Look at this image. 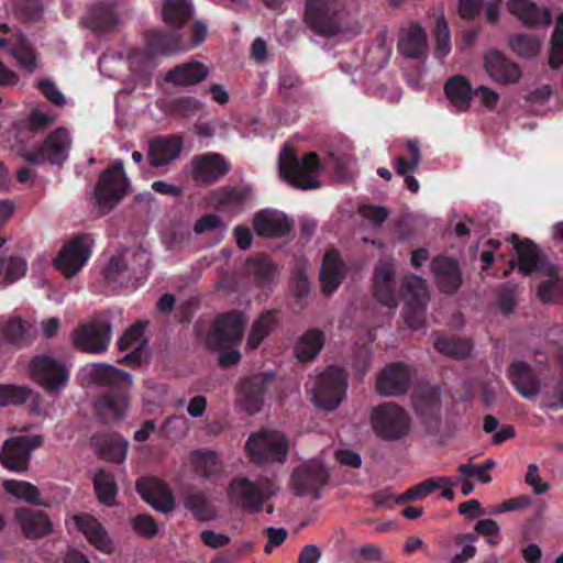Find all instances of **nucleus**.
<instances>
[{
  "label": "nucleus",
  "mask_w": 563,
  "mask_h": 563,
  "mask_svg": "<svg viewBox=\"0 0 563 563\" xmlns=\"http://www.w3.org/2000/svg\"><path fill=\"white\" fill-rule=\"evenodd\" d=\"M150 263V253L142 246L128 249L110 260L106 277L120 286L135 288L146 279Z\"/></svg>",
  "instance_id": "1"
},
{
  "label": "nucleus",
  "mask_w": 563,
  "mask_h": 563,
  "mask_svg": "<svg viewBox=\"0 0 563 563\" xmlns=\"http://www.w3.org/2000/svg\"><path fill=\"white\" fill-rule=\"evenodd\" d=\"M277 490L275 484L268 479L251 481L240 475L229 483L227 497L231 505L241 510L260 512Z\"/></svg>",
  "instance_id": "2"
},
{
  "label": "nucleus",
  "mask_w": 563,
  "mask_h": 563,
  "mask_svg": "<svg viewBox=\"0 0 563 563\" xmlns=\"http://www.w3.org/2000/svg\"><path fill=\"white\" fill-rule=\"evenodd\" d=\"M278 165L282 178L292 187L300 189L319 187L320 165L314 153H308L299 159L294 150L286 145L279 155Z\"/></svg>",
  "instance_id": "3"
},
{
  "label": "nucleus",
  "mask_w": 563,
  "mask_h": 563,
  "mask_svg": "<svg viewBox=\"0 0 563 563\" xmlns=\"http://www.w3.org/2000/svg\"><path fill=\"white\" fill-rule=\"evenodd\" d=\"M346 389V376L342 368L332 366L307 384L312 402L323 409L333 410L342 401Z\"/></svg>",
  "instance_id": "4"
},
{
  "label": "nucleus",
  "mask_w": 563,
  "mask_h": 563,
  "mask_svg": "<svg viewBox=\"0 0 563 563\" xmlns=\"http://www.w3.org/2000/svg\"><path fill=\"white\" fill-rule=\"evenodd\" d=\"M245 446L251 459L257 464L284 463L289 449L284 434L271 429L252 434Z\"/></svg>",
  "instance_id": "5"
},
{
  "label": "nucleus",
  "mask_w": 563,
  "mask_h": 563,
  "mask_svg": "<svg viewBox=\"0 0 563 563\" xmlns=\"http://www.w3.org/2000/svg\"><path fill=\"white\" fill-rule=\"evenodd\" d=\"M371 424L377 437L385 440H399L408 434L411 420L401 407L384 404L372 410Z\"/></svg>",
  "instance_id": "6"
},
{
  "label": "nucleus",
  "mask_w": 563,
  "mask_h": 563,
  "mask_svg": "<svg viewBox=\"0 0 563 563\" xmlns=\"http://www.w3.org/2000/svg\"><path fill=\"white\" fill-rule=\"evenodd\" d=\"M129 181L122 161H117L101 175L95 191V202L101 212H109L126 194Z\"/></svg>",
  "instance_id": "7"
},
{
  "label": "nucleus",
  "mask_w": 563,
  "mask_h": 563,
  "mask_svg": "<svg viewBox=\"0 0 563 563\" xmlns=\"http://www.w3.org/2000/svg\"><path fill=\"white\" fill-rule=\"evenodd\" d=\"M401 288L405 322L409 328L420 329L424 324V310L429 300L424 280L417 275H410L402 280Z\"/></svg>",
  "instance_id": "8"
},
{
  "label": "nucleus",
  "mask_w": 563,
  "mask_h": 563,
  "mask_svg": "<svg viewBox=\"0 0 563 563\" xmlns=\"http://www.w3.org/2000/svg\"><path fill=\"white\" fill-rule=\"evenodd\" d=\"M65 523L69 530L73 528L80 532L87 542L102 554H113L117 544L104 526L89 514L67 515Z\"/></svg>",
  "instance_id": "9"
},
{
  "label": "nucleus",
  "mask_w": 563,
  "mask_h": 563,
  "mask_svg": "<svg viewBox=\"0 0 563 563\" xmlns=\"http://www.w3.org/2000/svg\"><path fill=\"white\" fill-rule=\"evenodd\" d=\"M70 147L71 139L68 130L57 128L47 135L36 152L25 151L20 155L30 164L62 165L68 158Z\"/></svg>",
  "instance_id": "10"
},
{
  "label": "nucleus",
  "mask_w": 563,
  "mask_h": 563,
  "mask_svg": "<svg viewBox=\"0 0 563 563\" xmlns=\"http://www.w3.org/2000/svg\"><path fill=\"white\" fill-rule=\"evenodd\" d=\"M29 372L46 391L57 393L69 380L67 366L51 355H35L29 364Z\"/></svg>",
  "instance_id": "11"
},
{
  "label": "nucleus",
  "mask_w": 563,
  "mask_h": 563,
  "mask_svg": "<svg viewBox=\"0 0 563 563\" xmlns=\"http://www.w3.org/2000/svg\"><path fill=\"white\" fill-rule=\"evenodd\" d=\"M92 240L88 235H78L69 240L58 252L54 266L70 278L86 265L91 255Z\"/></svg>",
  "instance_id": "12"
},
{
  "label": "nucleus",
  "mask_w": 563,
  "mask_h": 563,
  "mask_svg": "<svg viewBox=\"0 0 563 563\" xmlns=\"http://www.w3.org/2000/svg\"><path fill=\"white\" fill-rule=\"evenodd\" d=\"M73 344L86 353L100 354L108 350L111 325L107 320L96 319L79 325L71 333Z\"/></svg>",
  "instance_id": "13"
},
{
  "label": "nucleus",
  "mask_w": 563,
  "mask_h": 563,
  "mask_svg": "<svg viewBox=\"0 0 563 563\" xmlns=\"http://www.w3.org/2000/svg\"><path fill=\"white\" fill-rule=\"evenodd\" d=\"M40 435H18L7 440L0 452V462L9 471L23 473L29 467L32 451L40 446Z\"/></svg>",
  "instance_id": "14"
},
{
  "label": "nucleus",
  "mask_w": 563,
  "mask_h": 563,
  "mask_svg": "<svg viewBox=\"0 0 563 563\" xmlns=\"http://www.w3.org/2000/svg\"><path fill=\"white\" fill-rule=\"evenodd\" d=\"M514 245L519 272L522 275L537 273L540 276H552L555 274V266L540 253L537 245L528 240L519 241L516 234L506 239Z\"/></svg>",
  "instance_id": "15"
},
{
  "label": "nucleus",
  "mask_w": 563,
  "mask_h": 563,
  "mask_svg": "<svg viewBox=\"0 0 563 563\" xmlns=\"http://www.w3.org/2000/svg\"><path fill=\"white\" fill-rule=\"evenodd\" d=\"M246 318L243 313L231 311L221 314L212 324L208 335L207 344L211 349H221L238 343L243 334Z\"/></svg>",
  "instance_id": "16"
},
{
  "label": "nucleus",
  "mask_w": 563,
  "mask_h": 563,
  "mask_svg": "<svg viewBox=\"0 0 563 563\" xmlns=\"http://www.w3.org/2000/svg\"><path fill=\"white\" fill-rule=\"evenodd\" d=\"M328 481L323 462L313 459L297 467L291 475V487L297 495L317 498L320 488Z\"/></svg>",
  "instance_id": "17"
},
{
  "label": "nucleus",
  "mask_w": 563,
  "mask_h": 563,
  "mask_svg": "<svg viewBox=\"0 0 563 563\" xmlns=\"http://www.w3.org/2000/svg\"><path fill=\"white\" fill-rule=\"evenodd\" d=\"M483 64L487 76L497 85L514 86L522 77L521 67L499 51H488L484 55Z\"/></svg>",
  "instance_id": "18"
},
{
  "label": "nucleus",
  "mask_w": 563,
  "mask_h": 563,
  "mask_svg": "<svg viewBox=\"0 0 563 563\" xmlns=\"http://www.w3.org/2000/svg\"><path fill=\"white\" fill-rule=\"evenodd\" d=\"M396 274V263L394 260L380 261L374 273V298L378 303L386 307L389 312H394L400 299V295L395 289L394 277Z\"/></svg>",
  "instance_id": "19"
},
{
  "label": "nucleus",
  "mask_w": 563,
  "mask_h": 563,
  "mask_svg": "<svg viewBox=\"0 0 563 563\" xmlns=\"http://www.w3.org/2000/svg\"><path fill=\"white\" fill-rule=\"evenodd\" d=\"M305 21L310 29L323 36L336 35L340 32V16L325 0H308Z\"/></svg>",
  "instance_id": "20"
},
{
  "label": "nucleus",
  "mask_w": 563,
  "mask_h": 563,
  "mask_svg": "<svg viewBox=\"0 0 563 563\" xmlns=\"http://www.w3.org/2000/svg\"><path fill=\"white\" fill-rule=\"evenodd\" d=\"M9 32V26L0 23V47L7 48L20 67L32 71L36 67V57L33 48L21 33L16 32L7 36Z\"/></svg>",
  "instance_id": "21"
},
{
  "label": "nucleus",
  "mask_w": 563,
  "mask_h": 563,
  "mask_svg": "<svg viewBox=\"0 0 563 563\" xmlns=\"http://www.w3.org/2000/svg\"><path fill=\"white\" fill-rule=\"evenodd\" d=\"M410 371L400 363L386 366L379 374L376 387L380 395L386 397L398 396L408 388Z\"/></svg>",
  "instance_id": "22"
},
{
  "label": "nucleus",
  "mask_w": 563,
  "mask_h": 563,
  "mask_svg": "<svg viewBox=\"0 0 563 563\" xmlns=\"http://www.w3.org/2000/svg\"><path fill=\"white\" fill-rule=\"evenodd\" d=\"M273 373H260L244 379L240 386L241 405L250 413L257 412L261 408L262 396L273 382Z\"/></svg>",
  "instance_id": "23"
},
{
  "label": "nucleus",
  "mask_w": 563,
  "mask_h": 563,
  "mask_svg": "<svg viewBox=\"0 0 563 563\" xmlns=\"http://www.w3.org/2000/svg\"><path fill=\"white\" fill-rule=\"evenodd\" d=\"M119 349L129 351L123 360L130 364H140L148 357L147 339L144 335V324L136 322L128 329L119 340Z\"/></svg>",
  "instance_id": "24"
},
{
  "label": "nucleus",
  "mask_w": 563,
  "mask_h": 563,
  "mask_svg": "<svg viewBox=\"0 0 563 563\" xmlns=\"http://www.w3.org/2000/svg\"><path fill=\"white\" fill-rule=\"evenodd\" d=\"M426 30L418 23H410L401 29L398 49L407 58H422L428 53Z\"/></svg>",
  "instance_id": "25"
},
{
  "label": "nucleus",
  "mask_w": 563,
  "mask_h": 563,
  "mask_svg": "<svg viewBox=\"0 0 563 563\" xmlns=\"http://www.w3.org/2000/svg\"><path fill=\"white\" fill-rule=\"evenodd\" d=\"M192 178L209 184L222 177L229 170V164L217 153H207L192 159Z\"/></svg>",
  "instance_id": "26"
},
{
  "label": "nucleus",
  "mask_w": 563,
  "mask_h": 563,
  "mask_svg": "<svg viewBox=\"0 0 563 563\" xmlns=\"http://www.w3.org/2000/svg\"><path fill=\"white\" fill-rule=\"evenodd\" d=\"M22 533L29 539L46 537L53 530V523L43 511L19 508L14 514Z\"/></svg>",
  "instance_id": "27"
},
{
  "label": "nucleus",
  "mask_w": 563,
  "mask_h": 563,
  "mask_svg": "<svg viewBox=\"0 0 563 563\" xmlns=\"http://www.w3.org/2000/svg\"><path fill=\"white\" fill-rule=\"evenodd\" d=\"M136 489L142 498L161 512L174 509V498L168 488L158 479L144 478L137 482Z\"/></svg>",
  "instance_id": "28"
},
{
  "label": "nucleus",
  "mask_w": 563,
  "mask_h": 563,
  "mask_svg": "<svg viewBox=\"0 0 563 563\" xmlns=\"http://www.w3.org/2000/svg\"><path fill=\"white\" fill-rule=\"evenodd\" d=\"M253 224L257 234L266 238L283 236L291 230V222L286 214L276 210L260 212Z\"/></svg>",
  "instance_id": "29"
},
{
  "label": "nucleus",
  "mask_w": 563,
  "mask_h": 563,
  "mask_svg": "<svg viewBox=\"0 0 563 563\" xmlns=\"http://www.w3.org/2000/svg\"><path fill=\"white\" fill-rule=\"evenodd\" d=\"M84 373L96 384L110 385L119 389L129 388L132 385V376L112 365L90 364L84 368Z\"/></svg>",
  "instance_id": "30"
},
{
  "label": "nucleus",
  "mask_w": 563,
  "mask_h": 563,
  "mask_svg": "<svg viewBox=\"0 0 563 563\" xmlns=\"http://www.w3.org/2000/svg\"><path fill=\"white\" fill-rule=\"evenodd\" d=\"M507 8L527 26L547 25L551 22V13L545 8H539L531 0H508Z\"/></svg>",
  "instance_id": "31"
},
{
  "label": "nucleus",
  "mask_w": 563,
  "mask_h": 563,
  "mask_svg": "<svg viewBox=\"0 0 563 563\" xmlns=\"http://www.w3.org/2000/svg\"><path fill=\"white\" fill-rule=\"evenodd\" d=\"M508 376L516 390L526 399H534L540 390L539 382L530 367L523 362H514Z\"/></svg>",
  "instance_id": "32"
},
{
  "label": "nucleus",
  "mask_w": 563,
  "mask_h": 563,
  "mask_svg": "<svg viewBox=\"0 0 563 563\" xmlns=\"http://www.w3.org/2000/svg\"><path fill=\"white\" fill-rule=\"evenodd\" d=\"M343 275L344 265L339 253L335 250L328 251L324 255L320 272L322 291L325 295L334 292L341 284Z\"/></svg>",
  "instance_id": "33"
},
{
  "label": "nucleus",
  "mask_w": 563,
  "mask_h": 563,
  "mask_svg": "<svg viewBox=\"0 0 563 563\" xmlns=\"http://www.w3.org/2000/svg\"><path fill=\"white\" fill-rule=\"evenodd\" d=\"M183 147L179 137H158L151 142L148 159L152 166L159 167L178 158Z\"/></svg>",
  "instance_id": "34"
},
{
  "label": "nucleus",
  "mask_w": 563,
  "mask_h": 563,
  "mask_svg": "<svg viewBox=\"0 0 563 563\" xmlns=\"http://www.w3.org/2000/svg\"><path fill=\"white\" fill-rule=\"evenodd\" d=\"M444 90L445 96L454 110L459 112H465L468 110L474 90L466 78L463 76H454L450 78L444 86Z\"/></svg>",
  "instance_id": "35"
},
{
  "label": "nucleus",
  "mask_w": 563,
  "mask_h": 563,
  "mask_svg": "<svg viewBox=\"0 0 563 563\" xmlns=\"http://www.w3.org/2000/svg\"><path fill=\"white\" fill-rule=\"evenodd\" d=\"M208 74L209 69L205 64L194 60L169 70L165 80L176 86H191L205 80Z\"/></svg>",
  "instance_id": "36"
},
{
  "label": "nucleus",
  "mask_w": 563,
  "mask_h": 563,
  "mask_svg": "<svg viewBox=\"0 0 563 563\" xmlns=\"http://www.w3.org/2000/svg\"><path fill=\"white\" fill-rule=\"evenodd\" d=\"M435 280L444 292L455 291L461 284V275L457 264L449 258L439 257L432 262Z\"/></svg>",
  "instance_id": "37"
},
{
  "label": "nucleus",
  "mask_w": 563,
  "mask_h": 563,
  "mask_svg": "<svg viewBox=\"0 0 563 563\" xmlns=\"http://www.w3.org/2000/svg\"><path fill=\"white\" fill-rule=\"evenodd\" d=\"M407 148L409 153V158L404 156H398L396 158V170L399 175L405 178V183L409 190L412 192H418L419 183L412 176V173L417 169L421 156L417 141H408Z\"/></svg>",
  "instance_id": "38"
},
{
  "label": "nucleus",
  "mask_w": 563,
  "mask_h": 563,
  "mask_svg": "<svg viewBox=\"0 0 563 563\" xmlns=\"http://www.w3.org/2000/svg\"><path fill=\"white\" fill-rule=\"evenodd\" d=\"M324 345V335L319 330H308L298 340L295 353L301 362L312 361Z\"/></svg>",
  "instance_id": "39"
},
{
  "label": "nucleus",
  "mask_w": 563,
  "mask_h": 563,
  "mask_svg": "<svg viewBox=\"0 0 563 563\" xmlns=\"http://www.w3.org/2000/svg\"><path fill=\"white\" fill-rule=\"evenodd\" d=\"M190 0H166L163 7L164 21L174 27H181L192 15Z\"/></svg>",
  "instance_id": "40"
},
{
  "label": "nucleus",
  "mask_w": 563,
  "mask_h": 563,
  "mask_svg": "<svg viewBox=\"0 0 563 563\" xmlns=\"http://www.w3.org/2000/svg\"><path fill=\"white\" fill-rule=\"evenodd\" d=\"M433 345L441 354L453 358L467 357L472 351V343L468 340L451 335H437Z\"/></svg>",
  "instance_id": "41"
},
{
  "label": "nucleus",
  "mask_w": 563,
  "mask_h": 563,
  "mask_svg": "<svg viewBox=\"0 0 563 563\" xmlns=\"http://www.w3.org/2000/svg\"><path fill=\"white\" fill-rule=\"evenodd\" d=\"M4 490L15 499L38 506H48L40 498V490L29 482L5 479L2 483Z\"/></svg>",
  "instance_id": "42"
},
{
  "label": "nucleus",
  "mask_w": 563,
  "mask_h": 563,
  "mask_svg": "<svg viewBox=\"0 0 563 563\" xmlns=\"http://www.w3.org/2000/svg\"><path fill=\"white\" fill-rule=\"evenodd\" d=\"M97 410L104 420H120L126 415L129 404L123 395H107L98 401Z\"/></svg>",
  "instance_id": "43"
},
{
  "label": "nucleus",
  "mask_w": 563,
  "mask_h": 563,
  "mask_svg": "<svg viewBox=\"0 0 563 563\" xmlns=\"http://www.w3.org/2000/svg\"><path fill=\"white\" fill-rule=\"evenodd\" d=\"M508 45L521 58H534L540 53L542 40L531 34H516L509 37Z\"/></svg>",
  "instance_id": "44"
},
{
  "label": "nucleus",
  "mask_w": 563,
  "mask_h": 563,
  "mask_svg": "<svg viewBox=\"0 0 563 563\" xmlns=\"http://www.w3.org/2000/svg\"><path fill=\"white\" fill-rule=\"evenodd\" d=\"M228 225L221 217L214 213L206 214L198 219L194 225V232L198 235L208 234L214 243H219L225 235Z\"/></svg>",
  "instance_id": "45"
},
{
  "label": "nucleus",
  "mask_w": 563,
  "mask_h": 563,
  "mask_svg": "<svg viewBox=\"0 0 563 563\" xmlns=\"http://www.w3.org/2000/svg\"><path fill=\"white\" fill-rule=\"evenodd\" d=\"M96 446L108 460L122 463L128 455L129 442L114 434L104 438L102 441L96 440Z\"/></svg>",
  "instance_id": "46"
},
{
  "label": "nucleus",
  "mask_w": 563,
  "mask_h": 563,
  "mask_svg": "<svg viewBox=\"0 0 563 563\" xmlns=\"http://www.w3.org/2000/svg\"><path fill=\"white\" fill-rule=\"evenodd\" d=\"M276 320L273 312L262 313L254 322L247 336L246 349L255 350L275 327Z\"/></svg>",
  "instance_id": "47"
},
{
  "label": "nucleus",
  "mask_w": 563,
  "mask_h": 563,
  "mask_svg": "<svg viewBox=\"0 0 563 563\" xmlns=\"http://www.w3.org/2000/svg\"><path fill=\"white\" fill-rule=\"evenodd\" d=\"M30 333V324L19 317L0 318V340L19 342L25 340Z\"/></svg>",
  "instance_id": "48"
},
{
  "label": "nucleus",
  "mask_w": 563,
  "mask_h": 563,
  "mask_svg": "<svg viewBox=\"0 0 563 563\" xmlns=\"http://www.w3.org/2000/svg\"><path fill=\"white\" fill-rule=\"evenodd\" d=\"M93 486L98 500L106 505L112 506L117 497V485L112 476L103 471H99L93 477Z\"/></svg>",
  "instance_id": "49"
},
{
  "label": "nucleus",
  "mask_w": 563,
  "mask_h": 563,
  "mask_svg": "<svg viewBox=\"0 0 563 563\" xmlns=\"http://www.w3.org/2000/svg\"><path fill=\"white\" fill-rule=\"evenodd\" d=\"M434 35V57L439 60H443L451 53L452 49L449 25L443 15H440L437 19Z\"/></svg>",
  "instance_id": "50"
},
{
  "label": "nucleus",
  "mask_w": 563,
  "mask_h": 563,
  "mask_svg": "<svg viewBox=\"0 0 563 563\" xmlns=\"http://www.w3.org/2000/svg\"><path fill=\"white\" fill-rule=\"evenodd\" d=\"M27 271L26 262L21 257H10L0 263V275L2 276V286L14 283L25 275Z\"/></svg>",
  "instance_id": "51"
},
{
  "label": "nucleus",
  "mask_w": 563,
  "mask_h": 563,
  "mask_svg": "<svg viewBox=\"0 0 563 563\" xmlns=\"http://www.w3.org/2000/svg\"><path fill=\"white\" fill-rule=\"evenodd\" d=\"M186 507L200 520H211L216 517L214 507L201 493H191L186 498Z\"/></svg>",
  "instance_id": "52"
},
{
  "label": "nucleus",
  "mask_w": 563,
  "mask_h": 563,
  "mask_svg": "<svg viewBox=\"0 0 563 563\" xmlns=\"http://www.w3.org/2000/svg\"><path fill=\"white\" fill-rule=\"evenodd\" d=\"M31 396L32 390L27 386L0 385V407L21 405Z\"/></svg>",
  "instance_id": "53"
},
{
  "label": "nucleus",
  "mask_w": 563,
  "mask_h": 563,
  "mask_svg": "<svg viewBox=\"0 0 563 563\" xmlns=\"http://www.w3.org/2000/svg\"><path fill=\"white\" fill-rule=\"evenodd\" d=\"M563 64V11L559 14L550 46V65L555 68Z\"/></svg>",
  "instance_id": "54"
},
{
  "label": "nucleus",
  "mask_w": 563,
  "mask_h": 563,
  "mask_svg": "<svg viewBox=\"0 0 563 563\" xmlns=\"http://www.w3.org/2000/svg\"><path fill=\"white\" fill-rule=\"evenodd\" d=\"M477 537L473 533L459 534L455 537V543L462 547L460 553L452 556L451 563H464L476 554L475 542Z\"/></svg>",
  "instance_id": "55"
},
{
  "label": "nucleus",
  "mask_w": 563,
  "mask_h": 563,
  "mask_svg": "<svg viewBox=\"0 0 563 563\" xmlns=\"http://www.w3.org/2000/svg\"><path fill=\"white\" fill-rule=\"evenodd\" d=\"M548 277L549 279L539 286L538 297L544 302L563 299V286L558 283V271L555 269V274Z\"/></svg>",
  "instance_id": "56"
},
{
  "label": "nucleus",
  "mask_w": 563,
  "mask_h": 563,
  "mask_svg": "<svg viewBox=\"0 0 563 563\" xmlns=\"http://www.w3.org/2000/svg\"><path fill=\"white\" fill-rule=\"evenodd\" d=\"M133 530L144 537L152 538L157 533V525L154 519L148 515H137L132 518Z\"/></svg>",
  "instance_id": "57"
},
{
  "label": "nucleus",
  "mask_w": 563,
  "mask_h": 563,
  "mask_svg": "<svg viewBox=\"0 0 563 563\" xmlns=\"http://www.w3.org/2000/svg\"><path fill=\"white\" fill-rule=\"evenodd\" d=\"M249 274H253L262 279H267L271 277L274 266L273 264L265 257H253L246 262L245 266Z\"/></svg>",
  "instance_id": "58"
},
{
  "label": "nucleus",
  "mask_w": 563,
  "mask_h": 563,
  "mask_svg": "<svg viewBox=\"0 0 563 563\" xmlns=\"http://www.w3.org/2000/svg\"><path fill=\"white\" fill-rule=\"evenodd\" d=\"M197 468L203 476H210L219 470L218 455L213 451L197 453Z\"/></svg>",
  "instance_id": "59"
},
{
  "label": "nucleus",
  "mask_w": 563,
  "mask_h": 563,
  "mask_svg": "<svg viewBox=\"0 0 563 563\" xmlns=\"http://www.w3.org/2000/svg\"><path fill=\"white\" fill-rule=\"evenodd\" d=\"M172 41L174 40L170 36L158 31H153L151 40V52L170 54L179 51L178 47L170 44Z\"/></svg>",
  "instance_id": "60"
},
{
  "label": "nucleus",
  "mask_w": 563,
  "mask_h": 563,
  "mask_svg": "<svg viewBox=\"0 0 563 563\" xmlns=\"http://www.w3.org/2000/svg\"><path fill=\"white\" fill-rule=\"evenodd\" d=\"M439 397L438 388H426L421 395H416L413 406L417 411L423 412L427 408L437 406Z\"/></svg>",
  "instance_id": "61"
},
{
  "label": "nucleus",
  "mask_w": 563,
  "mask_h": 563,
  "mask_svg": "<svg viewBox=\"0 0 563 563\" xmlns=\"http://www.w3.org/2000/svg\"><path fill=\"white\" fill-rule=\"evenodd\" d=\"M91 22L89 25L96 29L107 27L114 23L113 12L109 9H106L103 5L96 7L90 12Z\"/></svg>",
  "instance_id": "62"
},
{
  "label": "nucleus",
  "mask_w": 563,
  "mask_h": 563,
  "mask_svg": "<svg viewBox=\"0 0 563 563\" xmlns=\"http://www.w3.org/2000/svg\"><path fill=\"white\" fill-rule=\"evenodd\" d=\"M473 97L481 102L486 109H494L499 101V93L486 86L476 88L473 92Z\"/></svg>",
  "instance_id": "63"
},
{
  "label": "nucleus",
  "mask_w": 563,
  "mask_h": 563,
  "mask_svg": "<svg viewBox=\"0 0 563 563\" xmlns=\"http://www.w3.org/2000/svg\"><path fill=\"white\" fill-rule=\"evenodd\" d=\"M249 191L243 188L227 189L221 194L219 202L228 207H239L245 202Z\"/></svg>",
  "instance_id": "64"
}]
</instances>
